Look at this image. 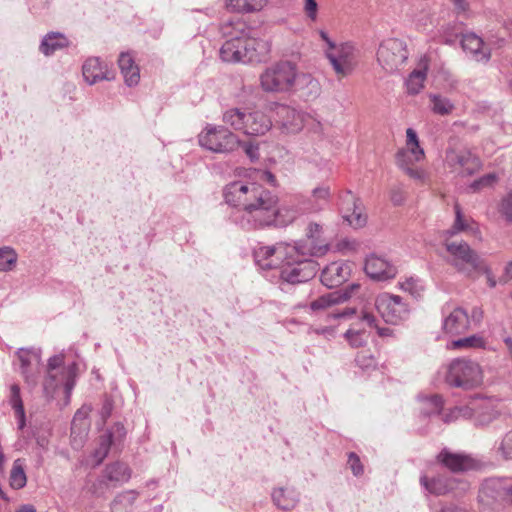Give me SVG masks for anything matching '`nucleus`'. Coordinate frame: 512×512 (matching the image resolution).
Instances as JSON below:
<instances>
[{"instance_id": "obj_3", "label": "nucleus", "mask_w": 512, "mask_h": 512, "mask_svg": "<svg viewBox=\"0 0 512 512\" xmlns=\"http://www.w3.org/2000/svg\"><path fill=\"white\" fill-rule=\"evenodd\" d=\"M235 33L225 27L224 34L230 35L220 48V57L229 63L261 62L270 52L268 41L248 37L245 33L246 25L241 21L235 23Z\"/></svg>"}, {"instance_id": "obj_6", "label": "nucleus", "mask_w": 512, "mask_h": 512, "mask_svg": "<svg viewBox=\"0 0 512 512\" xmlns=\"http://www.w3.org/2000/svg\"><path fill=\"white\" fill-rule=\"evenodd\" d=\"M444 380L449 387L470 390L481 385L482 369L471 360L457 358L447 366Z\"/></svg>"}, {"instance_id": "obj_41", "label": "nucleus", "mask_w": 512, "mask_h": 512, "mask_svg": "<svg viewBox=\"0 0 512 512\" xmlns=\"http://www.w3.org/2000/svg\"><path fill=\"white\" fill-rule=\"evenodd\" d=\"M27 478L24 464L21 459H16L10 473V484L14 489H21L26 485Z\"/></svg>"}, {"instance_id": "obj_45", "label": "nucleus", "mask_w": 512, "mask_h": 512, "mask_svg": "<svg viewBox=\"0 0 512 512\" xmlns=\"http://www.w3.org/2000/svg\"><path fill=\"white\" fill-rule=\"evenodd\" d=\"M495 451L504 460H512V428L495 443Z\"/></svg>"}, {"instance_id": "obj_1", "label": "nucleus", "mask_w": 512, "mask_h": 512, "mask_svg": "<svg viewBox=\"0 0 512 512\" xmlns=\"http://www.w3.org/2000/svg\"><path fill=\"white\" fill-rule=\"evenodd\" d=\"M223 194L225 202L235 208L230 214L231 222L245 231L272 224L286 226L308 214L301 203L279 208L278 197L256 182H231L225 186Z\"/></svg>"}, {"instance_id": "obj_20", "label": "nucleus", "mask_w": 512, "mask_h": 512, "mask_svg": "<svg viewBox=\"0 0 512 512\" xmlns=\"http://www.w3.org/2000/svg\"><path fill=\"white\" fill-rule=\"evenodd\" d=\"M411 156H413L415 161H420L424 158V150L420 145L408 146V150H401L397 152L396 163L399 168L405 171V173H407L411 178L420 179L422 177V172L410 166Z\"/></svg>"}, {"instance_id": "obj_31", "label": "nucleus", "mask_w": 512, "mask_h": 512, "mask_svg": "<svg viewBox=\"0 0 512 512\" xmlns=\"http://www.w3.org/2000/svg\"><path fill=\"white\" fill-rule=\"evenodd\" d=\"M274 504L282 510H292L299 502V494L294 489L277 488L272 492Z\"/></svg>"}, {"instance_id": "obj_58", "label": "nucleus", "mask_w": 512, "mask_h": 512, "mask_svg": "<svg viewBox=\"0 0 512 512\" xmlns=\"http://www.w3.org/2000/svg\"><path fill=\"white\" fill-rule=\"evenodd\" d=\"M244 151L252 161L257 160L259 158L258 145H254L252 143H244Z\"/></svg>"}, {"instance_id": "obj_10", "label": "nucleus", "mask_w": 512, "mask_h": 512, "mask_svg": "<svg viewBox=\"0 0 512 512\" xmlns=\"http://www.w3.org/2000/svg\"><path fill=\"white\" fill-rule=\"evenodd\" d=\"M375 307L383 320L389 324H399L409 315V309L398 295L381 293L376 297Z\"/></svg>"}, {"instance_id": "obj_15", "label": "nucleus", "mask_w": 512, "mask_h": 512, "mask_svg": "<svg viewBox=\"0 0 512 512\" xmlns=\"http://www.w3.org/2000/svg\"><path fill=\"white\" fill-rule=\"evenodd\" d=\"M364 270L371 279L377 281L394 278L397 274V269L393 264L374 254L366 258Z\"/></svg>"}, {"instance_id": "obj_36", "label": "nucleus", "mask_w": 512, "mask_h": 512, "mask_svg": "<svg viewBox=\"0 0 512 512\" xmlns=\"http://www.w3.org/2000/svg\"><path fill=\"white\" fill-rule=\"evenodd\" d=\"M349 288H350V291H345L341 295H337V293H329V294L323 295V296L315 299L310 304L311 309L314 311L324 309L326 307H329L333 304L338 303L341 300H346L351 297L352 291L360 288V285L352 284Z\"/></svg>"}, {"instance_id": "obj_13", "label": "nucleus", "mask_w": 512, "mask_h": 512, "mask_svg": "<svg viewBox=\"0 0 512 512\" xmlns=\"http://www.w3.org/2000/svg\"><path fill=\"white\" fill-rule=\"evenodd\" d=\"M444 320L443 329L446 333L457 335L468 330L470 318L465 309L462 307H454L450 309L449 305L443 308Z\"/></svg>"}, {"instance_id": "obj_2", "label": "nucleus", "mask_w": 512, "mask_h": 512, "mask_svg": "<svg viewBox=\"0 0 512 512\" xmlns=\"http://www.w3.org/2000/svg\"><path fill=\"white\" fill-rule=\"evenodd\" d=\"M329 246L309 247L306 243L296 242L285 247V258L280 267V278L289 284H299L311 280L318 271V264L311 259L323 256Z\"/></svg>"}, {"instance_id": "obj_64", "label": "nucleus", "mask_w": 512, "mask_h": 512, "mask_svg": "<svg viewBox=\"0 0 512 512\" xmlns=\"http://www.w3.org/2000/svg\"><path fill=\"white\" fill-rule=\"evenodd\" d=\"M505 501L512 505V482H507Z\"/></svg>"}, {"instance_id": "obj_51", "label": "nucleus", "mask_w": 512, "mask_h": 512, "mask_svg": "<svg viewBox=\"0 0 512 512\" xmlns=\"http://www.w3.org/2000/svg\"><path fill=\"white\" fill-rule=\"evenodd\" d=\"M400 288L406 292H409L413 297L418 298L421 296L423 286L418 278H408L404 282L400 283Z\"/></svg>"}, {"instance_id": "obj_34", "label": "nucleus", "mask_w": 512, "mask_h": 512, "mask_svg": "<svg viewBox=\"0 0 512 512\" xmlns=\"http://www.w3.org/2000/svg\"><path fill=\"white\" fill-rule=\"evenodd\" d=\"M447 350H475L487 349L485 340L479 335H471L459 339H450L446 342Z\"/></svg>"}, {"instance_id": "obj_47", "label": "nucleus", "mask_w": 512, "mask_h": 512, "mask_svg": "<svg viewBox=\"0 0 512 512\" xmlns=\"http://www.w3.org/2000/svg\"><path fill=\"white\" fill-rule=\"evenodd\" d=\"M114 488L106 477L101 474L89 487V492L95 497H104L106 493Z\"/></svg>"}, {"instance_id": "obj_4", "label": "nucleus", "mask_w": 512, "mask_h": 512, "mask_svg": "<svg viewBox=\"0 0 512 512\" xmlns=\"http://www.w3.org/2000/svg\"><path fill=\"white\" fill-rule=\"evenodd\" d=\"M443 245L448 252L447 263L459 273L471 277L476 271L488 272L483 259L465 241H454L442 238Z\"/></svg>"}, {"instance_id": "obj_25", "label": "nucleus", "mask_w": 512, "mask_h": 512, "mask_svg": "<svg viewBox=\"0 0 512 512\" xmlns=\"http://www.w3.org/2000/svg\"><path fill=\"white\" fill-rule=\"evenodd\" d=\"M331 197L328 186H319L312 190L311 196L301 202L308 214L319 213L328 205Z\"/></svg>"}, {"instance_id": "obj_48", "label": "nucleus", "mask_w": 512, "mask_h": 512, "mask_svg": "<svg viewBox=\"0 0 512 512\" xmlns=\"http://www.w3.org/2000/svg\"><path fill=\"white\" fill-rule=\"evenodd\" d=\"M473 416V409L470 406H456L452 408L449 413H446L442 416V420L445 423H450L454 420L459 419L460 417L463 418H472Z\"/></svg>"}, {"instance_id": "obj_56", "label": "nucleus", "mask_w": 512, "mask_h": 512, "mask_svg": "<svg viewBox=\"0 0 512 512\" xmlns=\"http://www.w3.org/2000/svg\"><path fill=\"white\" fill-rule=\"evenodd\" d=\"M303 12L307 19L316 22L318 19V3L316 0H304Z\"/></svg>"}, {"instance_id": "obj_60", "label": "nucleus", "mask_w": 512, "mask_h": 512, "mask_svg": "<svg viewBox=\"0 0 512 512\" xmlns=\"http://www.w3.org/2000/svg\"><path fill=\"white\" fill-rule=\"evenodd\" d=\"M310 333L321 335L325 339H330L331 337H334L335 330L332 327L312 328Z\"/></svg>"}, {"instance_id": "obj_43", "label": "nucleus", "mask_w": 512, "mask_h": 512, "mask_svg": "<svg viewBox=\"0 0 512 512\" xmlns=\"http://www.w3.org/2000/svg\"><path fill=\"white\" fill-rule=\"evenodd\" d=\"M112 438L113 434L110 431H107L99 437L98 447L93 453V457L96 459V465L101 464L108 455L112 444Z\"/></svg>"}, {"instance_id": "obj_7", "label": "nucleus", "mask_w": 512, "mask_h": 512, "mask_svg": "<svg viewBox=\"0 0 512 512\" xmlns=\"http://www.w3.org/2000/svg\"><path fill=\"white\" fill-rule=\"evenodd\" d=\"M64 354H54L48 360V378L45 382V389H56L64 387L66 399L69 400L79 375V366L72 362L63 365Z\"/></svg>"}, {"instance_id": "obj_22", "label": "nucleus", "mask_w": 512, "mask_h": 512, "mask_svg": "<svg viewBox=\"0 0 512 512\" xmlns=\"http://www.w3.org/2000/svg\"><path fill=\"white\" fill-rule=\"evenodd\" d=\"M82 74L85 81L93 85L98 81L112 80L113 75H110L106 69V66L97 57L89 58L85 61L82 67Z\"/></svg>"}, {"instance_id": "obj_38", "label": "nucleus", "mask_w": 512, "mask_h": 512, "mask_svg": "<svg viewBox=\"0 0 512 512\" xmlns=\"http://www.w3.org/2000/svg\"><path fill=\"white\" fill-rule=\"evenodd\" d=\"M138 495L139 493L136 490H126L117 494L111 502L112 512H122L123 510L131 508Z\"/></svg>"}, {"instance_id": "obj_21", "label": "nucleus", "mask_w": 512, "mask_h": 512, "mask_svg": "<svg viewBox=\"0 0 512 512\" xmlns=\"http://www.w3.org/2000/svg\"><path fill=\"white\" fill-rule=\"evenodd\" d=\"M292 90L298 92L300 97L306 101H312L320 95L321 86L312 75L297 72V80L294 82Z\"/></svg>"}, {"instance_id": "obj_8", "label": "nucleus", "mask_w": 512, "mask_h": 512, "mask_svg": "<svg viewBox=\"0 0 512 512\" xmlns=\"http://www.w3.org/2000/svg\"><path fill=\"white\" fill-rule=\"evenodd\" d=\"M199 145L213 153L228 154L242 144L236 134L224 126L207 125L198 135Z\"/></svg>"}, {"instance_id": "obj_49", "label": "nucleus", "mask_w": 512, "mask_h": 512, "mask_svg": "<svg viewBox=\"0 0 512 512\" xmlns=\"http://www.w3.org/2000/svg\"><path fill=\"white\" fill-rule=\"evenodd\" d=\"M350 347L353 349L360 348L367 340L366 333L363 330L348 329L344 334Z\"/></svg>"}, {"instance_id": "obj_26", "label": "nucleus", "mask_w": 512, "mask_h": 512, "mask_svg": "<svg viewBox=\"0 0 512 512\" xmlns=\"http://www.w3.org/2000/svg\"><path fill=\"white\" fill-rule=\"evenodd\" d=\"M102 474L115 488L130 480L132 476V470L127 464L116 461L106 465Z\"/></svg>"}, {"instance_id": "obj_54", "label": "nucleus", "mask_w": 512, "mask_h": 512, "mask_svg": "<svg viewBox=\"0 0 512 512\" xmlns=\"http://www.w3.org/2000/svg\"><path fill=\"white\" fill-rule=\"evenodd\" d=\"M497 180V176L494 173L486 174L479 179L473 181L470 185V188L473 191H478L484 187L492 186Z\"/></svg>"}, {"instance_id": "obj_29", "label": "nucleus", "mask_w": 512, "mask_h": 512, "mask_svg": "<svg viewBox=\"0 0 512 512\" xmlns=\"http://www.w3.org/2000/svg\"><path fill=\"white\" fill-rule=\"evenodd\" d=\"M420 68L413 70L405 81L407 92L412 95L420 93L427 77L428 59L424 56L420 60Z\"/></svg>"}, {"instance_id": "obj_12", "label": "nucleus", "mask_w": 512, "mask_h": 512, "mask_svg": "<svg viewBox=\"0 0 512 512\" xmlns=\"http://www.w3.org/2000/svg\"><path fill=\"white\" fill-rule=\"evenodd\" d=\"M354 46L350 43L339 45L334 51H326L334 71L339 76H346L353 70Z\"/></svg>"}, {"instance_id": "obj_55", "label": "nucleus", "mask_w": 512, "mask_h": 512, "mask_svg": "<svg viewBox=\"0 0 512 512\" xmlns=\"http://www.w3.org/2000/svg\"><path fill=\"white\" fill-rule=\"evenodd\" d=\"M347 463L354 476L359 477L364 473V467L359 456L355 452H350L348 454Z\"/></svg>"}, {"instance_id": "obj_39", "label": "nucleus", "mask_w": 512, "mask_h": 512, "mask_svg": "<svg viewBox=\"0 0 512 512\" xmlns=\"http://www.w3.org/2000/svg\"><path fill=\"white\" fill-rule=\"evenodd\" d=\"M265 4L266 0H227V7L238 13L259 11Z\"/></svg>"}, {"instance_id": "obj_18", "label": "nucleus", "mask_w": 512, "mask_h": 512, "mask_svg": "<svg viewBox=\"0 0 512 512\" xmlns=\"http://www.w3.org/2000/svg\"><path fill=\"white\" fill-rule=\"evenodd\" d=\"M285 254V247L279 246H261L254 251L256 264L263 270L276 268L280 264L281 258Z\"/></svg>"}, {"instance_id": "obj_11", "label": "nucleus", "mask_w": 512, "mask_h": 512, "mask_svg": "<svg viewBox=\"0 0 512 512\" xmlns=\"http://www.w3.org/2000/svg\"><path fill=\"white\" fill-rule=\"evenodd\" d=\"M445 163L461 176H471L481 167L479 158L466 149L448 148L445 152Z\"/></svg>"}, {"instance_id": "obj_17", "label": "nucleus", "mask_w": 512, "mask_h": 512, "mask_svg": "<svg viewBox=\"0 0 512 512\" xmlns=\"http://www.w3.org/2000/svg\"><path fill=\"white\" fill-rule=\"evenodd\" d=\"M461 46L477 62L487 63L491 58L490 48L475 33L464 34L461 39Z\"/></svg>"}, {"instance_id": "obj_27", "label": "nucleus", "mask_w": 512, "mask_h": 512, "mask_svg": "<svg viewBox=\"0 0 512 512\" xmlns=\"http://www.w3.org/2000/svg\"><path fill=\"white\" fill-rule=\"evenodd\" d=\"M420 484L431 494L444 495L454 488V479L443 475L429 479L426 475H422Z\"/></svg>"}, {"instance_id": "obj_62", "label": "nucleus", "mask_w": 512, "mask_h": 512, "mask_svg": "<svg viewBox=\"0 0 512 512\" xmlns=\"http://www.w3.org/2000/svg\"><path fill=\"white\" fill-rule=\"evenodd\" d=\"M406 136H407V146L419 145L417 133L412 128L407 129Z\"/></svg>"}, {"instance_id": "obj_50", "label": "nucleus", "mask_w": 512, "mask_h": 512, "mask_svg": "<svg viewBox=\"0 0 512 512\" xmlns=\"http://www.w3.org/2000/svg\"><path fill=\"white\" fill-rule=\"evenodd\" d=\"M426 403L428 406L427 409L424 410V414L426 416H430L433 414H438V415L441 414V411H442V408L444 405V400H443L442 396L435 394L430 397H427Z\"/></svg>"}, {"instance_id": "obj_37", "label": "nucleus", "mask_w": 512, "mask_h": 512, "mask_svg": "<svg viewBox=\"0 0 512 512\" xmlns=\"http://www.w3.org/2000/svg\"><path fill=\"white\" fill-rule=\"evenodd\" d=\"M9 403L15 411L18 420V428L22 430L25 427V410L23 401L20 395V387L18 384L10 386Z\"/></svg>"}, {"instance_id": "obj_5", "label": "nucleus", "mask_w": 512, "mask_h": 512, "mask_svg": "<svg viewBox=\"0 0 512 512\" xmlns=\"http://www.w3.org/2000/svg\"><path fill=\"white\" fill-rule=\"evenodd\" d=\"M297 80V67L290 61H279L267 67L260 75V85L268 93H286Z\"/></svg>"}, {"instance_id": "obj_9", "label": "nucleus", "mask_w": 512, "mask_h": 512, "mask_svg": "<svg viewBox=\"0 0 512 512\" xmlns=\"http://www.w3.org/2000/svg\"><path fill=\"white\" fill-rule=\"evenodd\" d=\"M409 52L405 41L397 38L384 40L377 51L379 65L388 73H394L407 61Z\"/></svg>"}, {"instance_id": "obj_42", "label": "nucleus", "mask_w": 512, "mask_h": 512, "mask_svg": "<svg viewBox=\"0 0 512 512\" xmlns=\"http://www.w3.org/2000/svg\"><path fill=\"white\" fill-rule=\"evenodd\" d=\"M431 101V109L435 114L448 115L454 109V104L446 97H442L438 94L429 95Z\"/></svg>"}, {"instance_id": "obj_63", "label": "nucleus", "mask_w": 512, "mask_h": 512, "mask_svg": "<svg viewBox=\"0 0 512 512\" xmlns=\"http://www.w3.org/2000/svg\"><path fill=\"white\" fill-rule=\"evenodd\" d=\"M469 318H470V321L472 320L474 322L479 323L483 318V311L478 307H474L472 309L471 316H469Z\"/></svg>"}, {"instance_id": "obj_30", "label": "nucleus", "mask_w": 512, "mask_h": 512, "mask_svg": "<svg viewBox=\"0 0 512 512\" xmlns=\"http://www.w3.org/2000/svg\"><path fill=\"white\" fill-rule=\"evenodd\" d=\"M277 115L281 119L282 125L289 131H298L303 125V116L296 109L281 105L277 109Z\"/></svg>"}, {"instance_id": "obj_16", "label": "nucleus", "mask_w": 512, "mask_h": 512, "mask_svg": "<svg viewBox=\"0 0 512 512\" xmlns=\"http://www.w3.org/2000/svg\"><path fill=\"white\" fill-rule=\"evenodd\" d=\"M437 461L454 473L464 472L476 466V461L472 457L460 453H452L446 448L437 455Z\"/></svg>"}, {"instance_id": "obj_57", "label": "nucleus", "mask_w": 512, "mask_h": 512, "mask_svg": "<svg viewBox=\"0 0 512 512\" xmlns=\"http://www.w3.org/2000/svg\"><path fill=\"white\" fill-rule=\"evenodd\" d=\"M30 354H19V361L21 366V373L25 377L27 382H32L35 379V374L29 368L30 366Z\"/></svg>"}, {"instance_id": "obj_44", "label": "nucleus", "mask_w": 512, "mask_h": 512, "mask_svg": "<svg viewBox=\"0 0 512 512\" xmlns=\"http://www.w3.org/2000/svg\"><path fill=\"white\" fill-rule=\"evenodd\" d=\"M18 255L16 251L8 246L0 248V272L13 270L17 263Z\"/></svg>"}, {"instance_id": "obj_35", "label": "nucleus", "mask_w": 512, "mask_h": 512, "mask_svg": "<svg viewBox=\"0 0 512 512\" xmlns=\"http://www.w3.org/2000/svg\"><path fill=\"white\" fill-rule=\"evenodd\" d=\"M454 209L455 221L451 228L442 232V238L451 239L454 235L460 232L471 231L473 229L472 225L474 224V221L471 218L464 217L460 206L458 204H455Z\"/></svg>"}, {"instance_id": "obj_23", "label": "nucleus", "mask_w": 512, "mask_h": 512, "mask_svg": "<svg viewBox=\"0 0 512 512\" xmlns=\"http://www.w3.org/2000/svg\"><path fill=\"white\" fill-rule=\"evenodd\" d=\"M471 408L473 409L474 424L479 427L489 425L499 415L498 410L490 400L475 401Z\"/></svg>"}, {"instance_id": "obj_14", "label": "nucleus", "mask_w": 512, "mask_h": 512, "mask_svg": "<svg viewBox=\"0 0 512 512\" xmlns=\"http://www.w3.org/2000/svg\"><path fill=\"white\" fill-rule=\"evenodd\" d=\"M351 272V263L345 261L332 262L322 270L321 282L328 288L338 287L348 280Z\"/></svg>"}, {"instance_id": "obj_40", "label": "nucleus", "mask_w": 512, "mask_h": 512, "mask_svg": "<svg viewBox=\"0 0 512 512\" xmlns=\"http://www.w3.org/2000/svg\"><path fill=\"white\" fill-rule=\"evenodd\" d=\"M245 111L246 109L236 107L227 109L223 113L222 120L227 126H230L236 131L242 132L244 123L243 120L245 119Z\"/></svg>"}, {"instance_id": "obj_28", "label": "nucleus", "mask_w": 512, "mask_h": 512, "mask_svg": "<svg viewBox=\"0 0 512 512\" xmlns=\"http://www.w3.org/2000/svg\"><path fill=\"white\" fill-rule=\"evenodd\" d=\"M507 480L500 478H491L486 480L480 489L482 499H491L494 501L504 500L506 495Z\"/></svg>"}, {"instance_id": "obj_61", "label": "nucleus", "mask_w": 512, "mask_h": 512, "mask_svg": "<svg viewBox=\"0 0 512 512\" xmlns=\"http://www.w3.org/2000/svg\"><path fill=\"white\" fill-rule=\"evenodd\" d=\"M361 320L362 322L366 323L369 327L378 328V325L376 323V317L371 312L363 311Z\"/></svg>"}, {"instance_id": "obj_19", "label": "nucleus", "mask_w": 512, "mask_h": 512, "mask_svg": "<svg viewBox=\"0 0 512 512\" xmlns=\"http://www.w3.org/2000/svg\"><path fill=\"white\" fill-rule=\"evenodd\" d=\"M242 133L250 136L264 135L271 128L270 119L261 111H245Z\"/></svg>"}, {"instance_id": "obj_59", "label": "nucleus", "mask_w": 512, "mask_h": 512, "mask_svg": "<svg viewBox=\"0 0 512 512\" xmlns=\"http://www.w3.org/2000/svg\"><path fill=\"white\" fill-rule=\"evenodd\" d=\"M390 199L394 205H401L404 201L402 189L397 186L393 187L390 192Z\"/></svg>"}, {"instance_id": "obj_32", "label": "nucleus", "mask_w": 512, "mask_h": 512, "mask_svg": "<svg viewBox=\"0 0 512 512\" xmlns=\"http://www.w3.org/2000/svg\"><path fill=\"white\" fill-rule=\"evenodd\" d=\"M68 44V39L62 33L49 32L43 37L39 49L45 56H50L57 50L67 47Z\"/></svg>"}, {"instance_id": "obj_33", "label": "nucleus", "mask_w": 512, "mask_h": 512, "mask_svg": "<svg viewBox=\"0 0 512 512\" xmlns=\"http://www.w3.org/2000/svg\"><path fill=\"white\" fill-rule=\"evenodd\" d=\"M345 200L351 202L353 208L351 213H347L343 216L344 220L354 228L363 227L366 224L367 217L362 213L360 200L356 198L351 191L346 192Z\"/></svg>"}, {"instance_id": "obj_53", "label": "nucleus", "mask_w": 512, "mask_h": 512, "mask_svg": "<svg viewBox=\"0 0 512 512\" xmlns=\"http://www.w3.org/2000/svg\"><path fill=\"white\" fill-rule=\"evenodd\" d=\"M355 362L364 371L375 369L377 366V362L373 354H357Z\"/></svg>"}, {"instance_id": "obj_52", "label": "nucleus", "mask_w": 512, "mask_h": 512, "mask_svg": "<svg viewBox=\"0 0 512 512\" xmlns=\"http://www.w3.org/2000/svg\"><path fill=\"white\" fill-rule=\"evenodd\" d=\"M498 211L506 222L512 223V190L502 198Z\"/></svg>"}, {"instance_id": "obj_46", "label": "nucleus", "mask_w": 512, "mask_h": 512, "mask_svg": "<svg viewBox=\"0 0 512 512\" xmlns=\"http://www.w3.org/2000/svg\"><path fill=\"white\" fill-rule=\"evenodd\" d=\"M323 233V228L320 224L316 222L309 223L307 229H306V241H301L302 243H306L309 247L322 246L323 244H320V238Z\"/></svg>"}, {"instance_id": "obj_24", "label": "nucleus", "mask_w": 512, "mask_h": 512, "mask_svg": "<svg viewBox=\"0 0 512 512\" xmlns=\"http://www.w3.org/2000/svg\"><path fill=\"white\" fill-rule=\"evenodd\" d=\"M118 66L127 86L133 87L138 85L140 81V69L129 52H122L119 55Z\"/></svg>"}]
</instances>
